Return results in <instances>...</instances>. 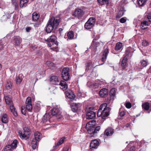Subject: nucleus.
Here are the masks:
<instances>
[{
  "mask_svg": "<svg viewBox=\"0 0 151 151\" xmlns=\"http://www.w3.org/2000/svg\"><path fill=\"white\" fill-rule=\"evenodd\" d=\"M50 82L54 85H57L59 83V81L57 76H53L50 78Z\"/></svg>",
  "mask_w": 151,
  "mask_h": 151,
  "instance_id": "a211bd4d",
  "label": "nucleus"
},
{
  "mask_svg": "<svg viewBox=\"0 0 151 151\" xmlns=\"http://www.w3.org/2000/svg\"><path fill=\"white\" fill-rule=\"evenodd\" d=\"M99 83H93L90 84V82H88L87 83V85L91 88H98L99 86Z\"/></svg>",
  "mask_w": 151,
  "mask_h": 151,
  "instance_id": "5701e85b",
  "label": "nucleus"
},
{
  "mask_svg": "<svg viewBox=\"0 0 151 151\" xmlns=\"http://www.w3.org/2000/svg\"><path fill=\"white\" fill-rule=\"evenodd\" d=\"M107 106L106 103H104L100 105L97 114L98 117L101 116L102 119H105L109 115L111 109L107 107Z\"/></svg>",
  "mask_w": 151,
  "mask_h": 151,
  "instance_id": "f03ea898",
  "label": "nucleus"
},
{
  "mask_svg": "<svg viewBox=\"0 0 151 151\" xmlns=\"http://www.w3.org/2000/svg\"><path fill=\"white\" fill-rule=\"evenodd\" d=\"M100 129V126H97L96 127V128L95 127V133H96L97 131H99V130Z\"/></svg>",
  "mask_w": 151,
  "mask_h": 151,
  "instance_id": "13d9d810",
  "label": "nucleus"
},
{
  "mask_svg": "<svg viewBox=\"0 0 151 151\" xmlns=\"http://www.w3.org/2000/svg\"><path fill=\"white\" fill-rule=\"evenodd\" d=\"M60 88L64 91L65 96H66V82L65 81H62L60 84Z\"/></svg>",
  "mask_w": 151,
  "mask_h": 151,
  "instance_id": "f3484780",
  "label": "nucleus"
},
{
  "mask_svg": "<svg viewBox=\"0 0 151 151\" xmlns=\"http://www.w3.org/2000/svg\"><path fill=\"white\" fill-rule=\"evenodd\" d=\"M65 139V137H63L61 138L57 142L55 143V147H56L62 144L64 142Z\"/></svg>",
  "mask_w": 151,
  "mask_h": 151,
  "instance_id": "393cba45",
  "label": "nucleus"
},
{
  "mask_svg": "<svg viewBox=\"0 0 151 151\" xmlns=\"http://www.w3.org/2000/svg\"><path fill=\"white\" fill-rule=\"evenodd\" d=\"M109 52V50L108 47H107L104 50L102 55V57L101 60L102 61L103 63L106 61L107 56Z\"/></svg>",
  "mask_w": 151,
  "mask_h": 151,
  "instance_id": "2eb2a0df",
  "label": "nucleus"
},
{
  "mask_svg": "<svg viewBox=\"0 0 151 151\" xmlns=\"http://www.w3.org/2000/svg\"><path fill=\"white\" fill-rule=\"evenodd\" d=\"M46 64L50 68H51L52 67H54V64L50 61H47L46 63Z\"/></svg>",
  "mask_w": 151,
  "mask_h": 151,
  "instance_id": "ea45409f",
  "label": "nucleus"
},
{
  "mask_svg": "<svg viewBox=\"0 0 151 151\" xmlns=\"http://www.w3.org/2000/svg\"><path fill=\"white\" fill-rule=\"evenodd\" d=\"M15 45L17 46L19 45L21 43V40L20 38H15Z\"/></svg>",
  "mask_w": 151,
  "mask_h": 151,
  "instance_id": "de8ad7c7",
  "label": "nucleus"
},
{
  "mask_svg": "<svg viewBox=\"0 0 151 151\" xmlns=\"http://www.w3.org/2000/svg\"><path fill=\"white\" fill-rule=\"evenodd\" d=\"M5 99L6 104H8L9 106L13 104L12 99L8 96H6L5 97Z\"/></svg>",
  "mask_w": 151,
  "mask_h": 151,
  "instance_id": "c85d7f7f",
  "label": "nucleus"
},
{
  "mask_svg": "<svg viewBox=\"0 0 151 151\" xmlns=\"http://www.w3.org/2000/svg\"><path fill=\"white\" fill-rule=\"evenodd\" d=\"M126 113V112L125 111H121L120 110L119 112V114L120 116L122 117L123 116L125 115Z\"/></svg>",
  "mask_w": 151,
  "mask_h": 151,
  "instance_id": "603ef678",
  "label": "nucleus"
},
{
  "mask_svg": "<svg viewBox=\"0 0 151 151\" xmlns=\"http://www.w3.org/2000/svg\"><path fill=\"white\" fill-rule=\"evenodd\" d=\"M68 38H73L74 37V32L73 31H70L67 34Z\"/></svg>",
  "mask_w": 151,
  "mask_h": 151,
  "instance_id": "49530a36",
  "label": "nucleus"
},
{
  "mask_svg": "<svg viewBox=\"0 0 151 151\" xmlns=\"http://www.w3.org/2000/svg\"><path fill=\"white\" fill-rule=\"evenodd\" d=\"M60 22V17H52L48 22L46 27V31L47 33H50L57 28Z\"/></svg>",
  "mask_w": 151,
  "mask_h": 151,
  "instance_id": "f257e3e1",
  "label": "nucleus"
},
{
  "mask_svg": "<svg viewBox=\"0 0 151 151\" xmlns=\"http://www.w3.org/2000/svg\"><path fill=\"white\" fill-rule=\"evenodd\" d=\"M149 44V42L146 39H143L142 40V45L145 47L148 46Z\"/></svg>",
  "mask_w": 151,
  "mask_h": 151,
  "instance_id": "58836bf2",
  "label": "nucleus"
},
{
  "mask_svg": "<svg viewBox=\"0 0 151 151\" xmlns=\"http://www.w3.org/2000/svg\"><path fill=\"white\" fill-rule=\"evenodd\" d=\"M95 121L92 120L88 122L86 125V128L87 130L88 134H95Z\"/></svg>",
  "mask_w": 151,
  "mask_h": 151,
  "instance_id": "7ed1b4c3",
  "label": "nucleus"
},
{
  "mask_svg": "<svg viewBox=\"0 0 151 151\" xmlns=\"http://www.w3.org/2000/svg\"><path fill=\"white\" fill-rule=\"evenodd\" d=\"M147 0H138V4L140 6H143L147 1Z\"/></svg>",
  "mask_w": 151,
  "mask_h": 151,
  "instance_id": "a19ab883",
  "label": "nucleus"
},
{
  "mask_svg": "<svg viewBox=\"0 0 151 151\" xmlns=\"http://www.w3.org/2000/svg\"><path fill=\"white\" fill-rule=\"evenodd\" d=\"M148 25V23L147 21H145L143 22H142L141 23V26L143 27L145 26Z\"/></svg>",
  "mask_w": 151,
  "mask_h": 151,
  "instance_id": "09e8293b",
  "label": "nucleus"
},
{
  "mask_svg": "<svg viewBox=\"0 0 151 151\" xmlns=\"http://www.w3.org/2000/svg\"><path fill=\"white\" fill-rule=\"evenodd\" d=\"M96 20L94 17H91L86 22L84 25V27L87 29H91L95 24Z\"/></svg>",
  "mask_w": 151,
  "mask_h": 151,
  "instance_id": "423d86ee",
  "label": "nucleus"
},
{
  "mask_svg": "<svg viewBox=\"0 0 151 151\" xmlns=\"http://www.w3.org/2000/svg\"><path fill=\"white\" fill-rule=\"evenodd\" d=\"M47 41V44L49 47L54 45L53 48H56L58 45V42L55 40V38H48Z\"/></svg>",
  "mask_w": 151,
  "mask_h": 151,
  "instance_id": "0eeeda50",
  "label": "nucleus"
},
{
  "mask_svg": "<svg viewBox=\"0 0 151 151\" xmlns=\"http://www.w3.org/2000/svg\"><path fill=\"white\" fill-rule=\"evenodd\" d=\"M12 148L10 145H8L6 146L4 149V151H12Z\"/></svg>",
  "mask_w": 151,
  "mask_h": 151,
  "instance_id": "a18cd8bd",
  "label": "nucleus"
},
{
  "mask_svg": "<svg viewBox=\"0 0 151 151\" xmlns=\"http://www.w3.org/2000/svg\"><path fill=\"white\" fill-rule=\"evenodd\" d=\"M8 18L7 17L6 15H4L1 17V20L2 21H4L5 20H6Z\"/></svg>",
  "mask_w": 151,
  "mask_h": 151,
  "instance_id": "6e6d98bb",
  "label": "nucleus"
},
{
  "mask_svg": "<svg viewBox=\"0 0 151 151\" xmlns=\"http://www.w3.org/2000/svg\"><path fill=\"white\" fill-rule=\"evenodd\" d=\"M147 18L150 22H151V13H149L147 15Z\"/></svg>",
  "mask_w": 151,
  "mask_h": 151,
  "instance_id": "bf43d9fd",
  "label": "nucleus"
},
{
  "mask_svg": "<svg viewBox=\"0 0 151 151\" xmlns=\"http://www.w3.org/2000/svg\"><path fill=\"white\" fill-rule=\"evenodd\" d=\"M51 115L50 114L46 113L43 116L42 118V122L44 124V125L48 124L50 122V119L51 118Z\"/></svg>",
  "mask_w": 151,
  "mask_h": 151,
  "instance_id": "6e6552de",
  "label": "nucleus"
},
{
  "mask_svg": "<svg viewBox=\"0 0 151 151\" xmlns=\"http://www.w3.org/2000/svg\"><path fill=\"white\" fill-rule=\"evenodd\" d=\"M99 145L98 141L96 139L92 140L90 144V147L94 149H96Z\"/></svg>",
  "mask_w": 151,
  "mask_h": 151,
  "instance_id": "dca6fc26",
  "label": "nucleus"
},
{
  "mask_svg": "<svg viewBox=\"0 0 151 151\" xmlns=\"http://www.w3.org/2000/svg\"><path fill=\"white\" fill-rule=\"evenodd\" d=\"M32 28L30 27H27L26 28V30L27 32H29L31 29Z\"/></svg>",
  "mask_w": 151,
  "mask_h": 151,
  "instance_id": "052dcab7",
  "label": "nucleus"
},
{
  "mask_svg": "<svg viewBox=\"0 0 151 151\" xmlns=\"http://www.w3.org/2000/svg\"><path fill=\"white\" fill-rule=\"evenodd\" d=\"M51 114L52 115H59L60 114V110L57 106L54 107L51 110Z\"/></svg>",
  "mask_w": 151,
  "mask_h": 151,
  "instance_id": "4468645a",
  "label": "nucleus"
},
{
  "mask_svg": "<svg viewBox=\"0 0 151 151\" xmlns=\"http://www.w3.org/2000/svg\"><path fill=\"white\" fill-rule=\"evenodd\" d=\"M50 38H56V37L55 36V35H52L50 37Z\"/></svg>",
  "mask_w": 151,
  "mask_h": 151,
  "instance_id": "774afa93",
  "label": "nucleus"
},
{
  "mask_svg": "<svg viewBox=\"0 0 151 151\" xmlns=\"http://www.w3.org/2000/svg\"><path fill=\"white\" fill-rule=\"evenodd\" d=\"M42 134L39 132H36L35 133V139L39 141L42 138Z\"/></svg>",
  "mask_w": 151,
  "mask_h": 151,
  "instance_id": "bb28decb",
  "label": "nucleus"
},
{
  "mask_svg": "<svg viewBox=\"0 0 151 151\" xmlns=\"http://www.w3.org/2000/svg\"><path fill=\"white\" fill-rule=\"evenodd\" d=\"M124 12L120 10L119 11L117 15L116 16V19L120 18L124 15Z\"/></svg>",
  "mask_w": 151,
  "mask_h": 151,
  "instance_id": "79ce46f5",
  "label": "nucleus"
},
{
  "mask_svg": "<svg viewBox=\"0 0 151 151\" xmlns=\"http://www.w3.org/2000/svg\"><path fill=\"white\" fill-rule=\"evenodd\" d=\"M8 117L7 114H3L1 118V121L4 123H6L8 122Z\"/></svg>",
  "mask_w": 151,
  "mask_h": 151,
  "instance_id": "4be33fe9",
  "label": "nucleus"
},
{
  "mask_svg": "<svg viewBox=\"0 0 151 151\" xmlns=\"http://www.w3.org/2000/svg\"><path fill=\"white\" fill-rule=\"evenodd\" d=\"M72 110L74 112H76L78 109L81 106V104L80 103H72L70 104Z\"/></svg>",
  "mask_w": 151,
  "mask_h": 151,
  "instance_id": "9d476101",
  "label": "nucleus"
},
{
  "mask_svg": "<svg viewBox=\"0 0 151 151\" xmlns=\"http://www.w3.org/2000/svg\"><path fill=\"white\" fill-rule=\"evenodd\" d=\"M108 93V90L106 88H103L99 92V94L101 97H104Z\"/></svg>",
  "mask_w": 151,
  "mask_h": 151,
  "instance_id": "aec40b11",
  "label": "nucleus"
},
{
  "mask_svg": "<svg viewBox=\"0 0 151 151\" xmlns=\"http://www.w3.org/2000/svg\"><path fill=\"white\" fill-rule=\"evenodd\" d=\"M147 72L148 73H151V66L150 67L148 70H147Z\"/></svg>",
  "mask_w": 151,
  "mask_h": 151,
  "instance_id": "e2e57ef3",
  "label": "nucleus"
},
{
  "mask_svg": "<svg viewBox=\"0 0 151 151\" xmlns=\"http://www.w3.org/2000/svg\"><path fill=\"white\" fill-rule=\"evenodd\" d=\"M125 106L127 108L130 109L132 106V105L129 102H127L125 104Z\"/></svg>",
  "mask_w": 151,
  "mask_h": 151,
  "instance_id": "3c124183",
  "label": "nucleus"
},
{
  "mask_svg": "<svg viewBox=\"0 0 151 151\" xmlns=\"http://www.w3.org/2000/svg\"><path fill=\"white\" fill-rule=\"evenodd\" d=\"M17 140H14L11 144L10 145L11 147L15 149L16 148L17 146Z\"/></svg>",
  "mask_w": 151,
  "mask_h": 151,
  "instance_id": "72a5a7b5",
  "label": "nucleus"
},
{
  "mask_svg": "<svg viewBox=\"0 0 151 151\" xmlns=\"http://www.w3.org/2000/svg\"><path fill=\"white\" fill-rule=\"evenodd\" d=\"M142 65L143 67L146 66L148 64V62L147 60H142L140 62Z\"/></svg>",
  "mask_w": 151,
  "mask_h": 151,
  "instance_id": "37998d69",
  "label": "nucleus"
},
{
  "mask_svg": "<svg viewBox=\"0 0 151 151\" xmlns=\"http://www.w3.org/2000/svg\"><path fill=\"white\" fill-rule=\"evenodd\" d=\"M120 22L122 23L125 22L126 21V18L125 17H124L121 18L120 19Z\"/></svg>",
  "mask_w": 151,
  "mask_h": 151,
  "instance_id": "4d7b16f0",
  "label": "nucleus"
},
{
  "mask_svg": "<svg viewBox=\"0 0 151 151\" xmlns=\"http://www.w3.org/2000/svg\"><path fill=\"white\" fill-rule=\"evenodd\" d=\"M17 1H18V0H12V3L13 4Z\"/></svg>",
  "mask_w": 151,
  "mask_h": 151,
  "instance_id": "0e129e2a",
  "label": "nucleus"
},
{
  "mask_svg": "<svg viewBox=\"0 0 151 151\" xmlns=\"http://www.w3.org/2000/svg\"><path fill=\"white\" fill-rule=\"evenodd\" d=\"M92 37H96V36H95V33L94 32H92Z\"/></svg>",
  "mask_w": 151,
  "mask_h": 151,
  "instance_id": "338daca9",
  "label": "nucleus"
},
{
  "mask_svg": "<svg viewBox=\"0 0 151 151\" xmlns=\"http://www.w3.org/2000/svg\"><path fill=\"white\" fill-rule=\"evenodd\" d=\"M97 40L96 39H94L93 41V42L94 44H96V42H95V41Z\"/></svg>",
  "mask_w": 151,
  "mask_h": 151,
  "instance_id": "69168bd1",
  "label": "nucleus"
},
{
  "mask_svg": "<svg viewBox=\"0 0 151 151\" xmlns=\"http://www.w3.org/2000/svg\"><path fill=\"white\" fill-rule=\"evenodd\" d=\"M122 47V43L118 42L116 43L115 47V49L116 50H119L121 49Z\"/></svg>",
  "mask_w": 151,
  "mask_h": 151,
  "instance_id": "7c9ffc66",
  "label": "nucleus"
},
{
  "mask_svg": "<svg viewBox=\"0 0 151 151\" xmlns=\"http://www.w3.org/2000/svg\"><path fill=\"white\" fill-rule=\"evenodd\" d=\"M133 52V50L131 48H128L126 51V55L122 60V66L123 68H125L127 67V61L128 59V56L132 55L131 53Z\"/></svg>",
  "mask_w": 151,
  "mask_h": 151,
  "instance_id": "20e7f679",
  "label": "nucleus"
},
{
  "mask_svg": "<svg viewBox=\"0 0 151 151\" xmlns=\"http://www.w3.org/2000/svg\"><path fill=\"white\" fill-rule=\"evenodd\" d=\"M23 130V132L21 131H19L18 132L19 135L21 138L26 139L28 137V135L29 134L30 129L29 127H25L24 128Z\"/></svg>",
  "mask_w": 151,
  "mask_h": 151,
  "instance_id": "39448f33",
  "label": "nucleus"
},
{
  "mask_svg": "<svg viewBox=\"0 0 151 151\" xmlns=\"http://www.w3.org/2000/svg\"><path fill=\"white\" fill-rule=\"evenodd\" d=\"M23 76L22 74H19V76L16 78V83L17 84H19L21 83L22 80Z\"/></svg>",
  "mask_w": 151,
  "mask_h": 151,
  "instance_id": "cd10ccee",
  "label": "nucleus"
},
{
  "mask_svg": "<svg viewBox=\"0 0 151 151\" xmlns=\"http://www.w3.org/2000/svg\"><path fill=\"white\" fill-rule=\"evenodd\" d=\"M67 97L68 99L73 100L75 97V96L73 92L71 91L68 92L67 91Z\"/></svg>",
  "mask_w": 151,
  "mask_h": 151,
  "instance_id": "412c9836",
  "label": "nucleus"
},
{
  "mask_svg": "<svg viewBox=\"0 0 151 151\" xmlns=\"http://www.w3.org/2000/svg\"><path fill=\"white\" fill-rule=\"evenodd\" d=\"M31 48L33 50H35V48H36V47L35 45H34L32 46Z\"/></svg>",
  "mask_w": 151,
  "mask_h": 151,
  "instance_id": "680f3d73",
  "label": "nucleus"
},
{
  "mask_svg": "<svg viewBox=\"0 0 151 151\" xmlns=\"http://www.w3.org/2000/svg\"><path fill=\"white\" fill-rule=\"evenodd\" d=\"M144 142V141L143 140H142L141 141H140L139 143H135V145H137V146H133L132 147H131L130 148V151H135V150L139 149L141 146H142V143Z\"/></svg>",
  "mask_w": 151,
  "mask_h": 151,
  "instance_id": "f8f14e48",
  "label": "nucleus"
},
{
  "mask_svg": "<svg viewBox=\"0 0 151 151\" xmlns=\"http://www.w3.org/2000/svg\"><path fill=\"white\" fill-rule=\"evenodd\" d=\"M91 108H89V109L87 111L86 114V119H92L96 116V113L94 111H90V109Z\"/></svg>",
  "mask_w": 151,
  "mask_h": 151,
  "instance_id": "ddd939ff",
  "label": "nucleus"
},
{
  "mask_svg": "<svg viewBox=\"0 0 151 151\" xmlns=\"http://www.w3.org/2000/svg\"><path fill=\"white\" fill-rule=\"evenodd\" d=\"M84 11L80 9H76L73 15L76 17H78V18L81 17L84 14Z\"/></svg>",
  "mask_w": 151,
  "mask_h": 151,
  "instance_id": "1a4fd4ad",
  "label": "nucleus"
},
{
  "mask_svg": "<svg viewBox=\"0 0 151 151\" xmlns=\"http://www.w3.org/2000/svg\"><path fill=\"white\" fill-rule=\"evenodd\" d=\"M113 129L111 127L107 128L105 131V134L107 136H111L113 133Z\"/></svg>",
  "mask_w": 151,
  "mask_h": 151,
  "instance_id": "6ab92c4d",
  "label": "nucleus"
},
{
  "mask_svg": "<svg viewBox=\"0 0 151 151\" xmlns=\"http://www.w3.org/2000/svg\"><path fill=\"white\" fill-rule=\"evenodd\" d=\"M110 95L111 96L114 97L115 95V90L114 88H112L110 92Z\"/></svg>",
  "mask_w": 151,
  "mask_h": 151,
  "instance_id": "c03bdc74",
  "label": "nucleus"
},
{
  "mask_svg": "<svg viewBox=\"0 0 151 151\" xmlns=\"http://www.w3.org/2000/svg\"><path fill=\"white\" fill-rule=\"evenodd\" d=\"M28 0H20L19 5L20 7H22L26 3H28Z\"/></svg>",
  "mask_w": 151,
  "mask_h": 151,
  "instance_id": "c9c22d12",
  "label": "nucleus"
},
{
  "mask_svg": "<svg viewBox=\"0 0 151 151\" xmlns=\"http://www.w3.org/2000/svg\"><path fill=\"white\" fill-rule=\"evenodd\" d=\"M37 140L33 139L31 142L32 147L33 149H35L37 146L38 145V142Z\"/></svg>",
  "mask_w": 151,
  "mask_h": 151,
  "instance_id": "c756f323",
  "label": "nucleus"
},
{
  "mask_svg": "<svg viewBox=\"0 0 151 151\" xmlns=\"http://www.w3.org/2000/svg\"><path fill=\"white\" fill-rule=\"evenodd\" d=\"M98 2L101 5L108 4L109 3V0H97Z\"/></svg>",
  "mask_w": 151,
  "mask_h": 151,
  "instance_id": "473e14b6",
  "label": "nucleus"
},
{
  "mask_svg": "<svg viewBox=\"0 0 151 151\" xmlns=\"http://www.w3.org/2000/svg\"><path fill=\"white\" fill-rule=\"evenodd\" d=\"M26 109L29 111H31L32 108L31 104V98L30 97H28L26 100Z\"/></svg>",
  "mask_w": 151,
  "mask_h": 151,
  "instance_id": "9b49d317",
  "label": "nucleus"
},
{
  "mask_svg": "<svg viewBox=\"0 0 151 151\" xmlns=\"http://www.w3.org/2000/svg\"><path fill=\"white\" fill-rule=\"evenodd\" d=\"M12 86V85L11 82L10 81H8L5 87L6 89L9 90L11 88Z\"/></svg>",
  "mask_w": 151,
  "mask_h": 151,
  "instance_id": "4c0bfd02",
  "label": "nucleus"
},
{
  "mask_svg": "<svg viewBox=\"0 0 151 151\" xmlns=\"http://www.w3.org/2000/svg\"><path fill=\"white\" fill-rule=\"evenodd\" d=\"M67 81L70 79V73L71 72V70L69 68L67 67Z\"/></svg>",
  "mask_w": 151,
  "mask_h": 151,
  "instance_id": "e433bc0d",
  "label": "nucleus"
},
{
  "mask_svg": "<svg viewBox=\"0 0 151 151\" xmlns=\"http://www.w3.org/2000/svg\"><path fill=\"white\" fill-rule=\"evenodd\" d=\"M142 106L143 109L147 110L149 109L150 107L149 104L148 102H146L143 104Z\"/></svg>",
  "mask_w": 151,
  "mask_h": 151,
  "instance_id": "f704fd0d",
  "label": "nucleus"
},
{
  "mask_svg": "<svg viewBox=\"0 0 151 151\" xmlns=\"http://www.w3.org/2000/svg\"><path fill=\"white\" fill-rule=\"evenodd\" d=\"M62 77L65 81H66V68L65 67L63 69L62 73Z\"/></svg>",
  "mask_w": 151,
  "mask_h": 151,
  "instance_id": "2f4dec72",
  "label": "nucleus"
},
{
  "mask_svg": "<svg viewBox=\"0 0 151 151\" xmlns=\"http://www.w3.org/2000/svg\"><path fill=\"white\" fill-rule=\"evenodd\" d=\"M92 65V63L91 62H89L87 63L86 64V70H88L90 69V68L91 67Z\"/></svg>",
  "mask_w": 151,
  "mask_h": 151,
  "instance_id": "8fccbe9b",
  "label": "nucleus"
},
{
  "mask_svg": "<svg viewBox=\"0 0 151 151\" xmlns=\"http://www.w3.org/2000/svg\"><path fill=\"white\" fill-rule=\"evenodd\" d=\"M40 17V15L36 12H34L32 14V20L33 21H37Z\"/></svg>",
  "mask_w": 151,
  "mask_h": 151,
  "instance_id": "a878e982",
  "label": "nucleus"
},
{
  "mask_svg": "<svg viewBox=\"0 0 151 151\" xmlns=\"http://www.w3.org/2000/svg\"><path fill=\"white\" fill-rule=\"evenodd\" d=\"M15 6V9L16 10L18 9H19V4L18 1L12 4Z\"/></svg>",
  "mask_w": 151,
  "mask_h": 151,
  "instance_id": "864d4df0",
  "label": "nucleus"
},
{
  "mask_svg": "<svg viewBox=\"0 0 151 151\" xmlns=\"http://www.w3.org/2000/svg\"><path fill=\"white\" fill-rule=\"evenodd\" d=\"M41 24V22L40 21H37L34 24V26L35 27H38Z\"/></svg>",
  "mask_w": 151,
  "mask_h": 151,
  "instance_id": "5fc2aeb1",
  "label": "nucleus"
},
{
  "mask_svg": "<svg viewBox=\"0 0 151 151\" xmlns=\"http://www.w3.org/2000/svg\"><path fill=\"white\" fill-rule=\"evenodd\" d=\"M11 112L12 113L13 115L15 116H17L18 115V114L16 110V109L14 106L12 104L11 106H9Z\"/></svg>",
  "mask_w": 151,
  "mask_h": 151,
  "instance_id": "b1692460",
  "label": "nucleus"
}]
</instances>
